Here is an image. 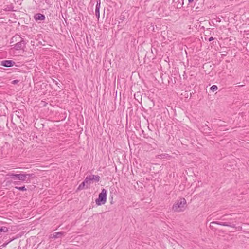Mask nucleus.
<instances>
[{"instance_id": "1", "label": "nucleus", "mask_w": 249, "mask_h": 249, "mask_svg": "<svg viewBox=\"0 0 249 249\" xmlns=\"http://www.w3.org/2000/svg\"><path fill=\"white\" fill-rule=\"evenodd\" d=\"M186 201L184 198H180L173 206L172 210L175 212H182L186 207Z\"/></svg>"}, {"instance_id": "2", "label": "nucleus", "mask_w": 249, "mask_h": 249, "mask_svg": "<svg viewBox=\"0 0 249 249\" xmlns=\"http://www.w3.org/2000/svg\"><path fill=\"white\" fill-rule=\"evenodd\" d=\"M107 191L103 188L102 189L101 192L99 194V196L97 199H96V204L100 206L105 204L107 200Z\"/></svg>"}, {"instance_id": "3", "label": "nucleus", "mask_w": 249, "mask_h": 249, "mask_svg": "<svg viewBox=\"0 0 249 249\" xmlns=\"http://www.w3.org/2000/svg\"><path fill=\"white\" fill-rule=\"evenodd\" d=\"M35 177L34 174H19V180L23 182L29 183L31 182V178H33Z\"/></svg>"}, {"instance_id": "4", "label": "nucleus", "mask_w": 249, "mask_h": 249, "mask_svg": "<svg viewBox=\"0 0 249 249\" xmlns=\"http://www.w3.org/2000/svg\"><path fill=\"white\" fill-rule=\"evenodd\" d=\"M89 178H88V176L86 177L85 180L79 185L77 190H81L84 188H88V185L90 184L91 182L89 181Z\"/></svg>"}, {"instance_id": "5", "label": "nucleus", "mask_w": 249, "mask_h": 249, "mask_svg": "<svg viewBox=\"0 0 249 249\" xmlns=\"http://www.w3.org/2000/svg\"><path fill=\"white\" fill-rule=\"evenodd\" d=\"M215 224L221 226H228V227H231L232 228H235V225L233 224H231L230 222H217V221H213L211 222L210 224V227L212 228L213 226L212 224Z\"/></svg>"}, {"instance_id": "6", "label": "nucleus", "mask_w": 249, "mask_h": 249, "mask_svg": "<svg viewBox=\"0 0 249 249\" xmlns=\"http://www.w3.org/2000/svg\"><path fill=\"white\" fill-rule=\"evenodd\" d=\"M25 41L20 37L19 41L14 45V48L17 50L22 49L25 47Z\"/></svg>"}, {"instance_id": "7", "label": "nucleus", "mask_w": 249, "mask_h": 249, "mask_svg": "<svg viewBox=\"0 0 249 249\" xmlns=\"http://www.w3.org/2000/svg\"><path fill=\"white\" fill-rule=\"evenodd\" d=\"M15 62L12 60H3L0 62V65L5 67H10L14 65Z\"/></svg>"}, {"instance_id": "8", "label": "nucleus", "mask_w": 249, "mask_h": 249, "mask_svg": "<svg viewBox=\"0 0 249 249\" xmlns=\"http://www.w3.org/2000/svg\"><path fill=\"white\" fill-rule=\"evenodd\" d=\"M34 18L36 21H42L45 19V16L44 15L41 13H37L35 14Z\"/></svg>"}, {"instance_id": "9", "label": "nucleus", "mask_w": 249, "mask_h": 249, "mask_svg": "<svg viewBox=\"0 0 249 249\" xmlns=\"http://www.w3.org/2000/svg\"><path fill=\"white\" fill-rule=\"evenodd\" d=\"M88 178H89V181L94 180L95 182H98L99 181L100 177L98 175H91L88 176Z\"/></svg>"}, {"instance_id": "10", "label": "nucleus", "mask_w": 249, "mask_h": 249, "mask_svg": "<svg viewBox=\"0 0 249 249\" xmlns=\"http://www.w3.org/2000/svg\"><path fill=\"white\" fill-rule=\"evenodd\" d=\"M100 0L99 1L97 2V4L96 5V9H95V16L98 19L100 17Z\"/></svg>"}, {"instance_id": "11", "label": "nucleus", "mask_w": 249, "mask_h": 249, "mask_svg": "<svg viewBox=\"0 0 249 249\" xmlns=\"http://www.w3.org/2000/svg\"><path fill=\"white\" fill-rule=\"evenodd\" d=\"M65 233L63 232H55L53 234V238H61L63 236H64Z\"/></svg>"}, {"instance_id": "12", "label": "nucleus", "mask_w": 249, "mask_h": 249, "mask_svg": "<svg viewBox=\"0 0 249 249\" xmlns=\"http://www.w3.org/2000/svg\"><path fill=\"white\" fill-rule=\"evenodd\" d=\"M10 178L12 179L16 180L19 179V174H11L9 175Z\"/></svg>"}, {"instance_id": "13", "label": "nucleus", "mask_w": 249, "mask_h": 249, "mask_svg": "<svg viewBox=\"0 0 249 249\" xmlns=\"http://www.w3.org/2000/svg\"><path fill=\"white\" fill-rule=\"evenodd\" d=\"M20 36L19 35H17L14 36L11 38V43H13L14 42H17L18 41H19V39H20Z\"/></svg>"}, {"instance_id": "14", "label": "nucleus", "mask_w": 249, "mask_h": 249, "mask_svg": "<svg viewBox=\"0 0 249 249\" xmlns=\"http://www.w3.org/2000/svg\"><path fill=\"white\" fill-rule=\"evenodd\" d=\"M170 157L168 154H161L160 155H158V158L160 159H166L168 157Z\"/></svg>"}, {"instance_id": "15", "label": "nucleus", "mask_w": 249, "mask_h": 249, "mask_svg": "<svg viewBox=\"0 0 249 249\" xmlns=\"http://www.w3.org/2000/svg\"><path fill=\"white\" fill-rule=\"evenodd\" d=\"M8 231V229L7 227L3 226L0 228V232H6Z\"/></svg>"}, {"instance_id": "16", "label": "nucleus", "mask_w": 249, "mask_h": 249, "mask_svg": "<svg viewBox=\"0 0 249 249\" xmlns=\"http://www.w3.org/2000/svg\"><path fill=\"white\" fill-rule=\"evenodd\" d=\"M15 188L19 191H24L27 190V189L25 188V186L24 185L23 186H21V187L16 186Z\"/></svg>"}, {"instance_id": "17", "label": "nucleus", "mask_w": 249, "mask_h": 249, "mask_svg": "<svg viewBox=\"0 0 249 249\" xmlns=\"http://www.w3.org/2000/svg\"><path fill=\"white\" fill-rule=\"evenodd\" d=\"M218 89V87L216 85H213L211 88H210V90H212V91L214 92L216 90H217Z\"/></svg>"}, {"instance_id": "18", "label": "nucleus", "mask_w": 249, "mask_h": 249, "mask_svg": "<svg viewBox=\"0 0 249 249\" xmlns=\"http://www.w3.org/2000/svg\"><path fill=\"white\" fill-rule=\"evenodd\" d=\"M18 82H19V80H13L12 82V83L13 84H17Z\"/></svg>"}, {"instance_id": "19", "label": "nucleus", "mask_w": 249, "mask_h": 249, "mask_svg": "<svg viewBox=\"0 0 249 249\" xmlns=\"http://www.w3.org/2000/svg\"><path fill=\"white\" fill-rule=\"evenodd\" d=\"M13 183L15 185H18L20 184V182L19 181H14Z\"/></svg>"}, {"instance_id": "20", "label": "nucleus", "mask_w": 249, "mask_h": 249, "mask_svg": "<svg viewBox=\"0 0 249 249\" xmlns=\"http://www.w3.org/2000/svg\"><path fill=\"white\" fill-rule=\"evenodd\" d=\"M213 40H214V38H213V37H210L208 39L209 41H213Z\"/></svg>"}, {"instance_id": "21", "label": "nucleus", "mask_w": 249, "mask_h": 249, "mask_svg": "<svg viewBox=\"0 0 249 249\" xmlns=\"http://www.w3.org/2000/svg\"><path fill=\"white\" fill-rule=\"evenodd\" d=\"M194 0H188L189 3H191L193 2Z\"/></svg>"}]
</instances>
